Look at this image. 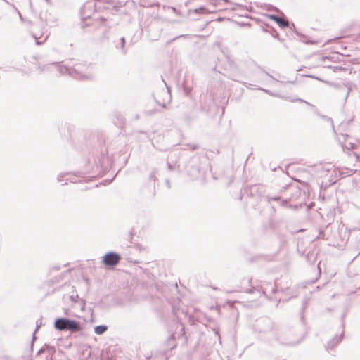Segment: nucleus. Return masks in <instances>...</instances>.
Returning a JSON list of instances; mask_svg holds the SVG:
<instances>
[{
    "instance_id": "f257e3e1",
    "label": "nucleus",
    "mask_w": 360,
    "mask_h": 360,
    "mask_svg": "<svg viewBox=\"0 0 360 360\" xmlns=\"http://www.w3.org/2000/svg\"><path fill=\"white\" fill-rule=\"evenodd\" d=\"M342 176L340 169L330 165H323L320 171V177L327 186L334 184Z\"/></svg>"
},
{
    "instance_id": "f03ea898",
    "label": "nucleus",
    "mask_w": 360,
    "mask_h": 360,
    "mask_svg": "<svg viewBox=\"0 0 360 360\" xmlns=\"http://www.w3.org/2000/svg\"><path fill=\"white\" fill-rule=\"evenodd\" d=\"M54 327L58 330H68L71 332H79L82 330L78 321L64 318L56 319L54 323Z\"/></svg>"
},
{
    "instance_id": "7ed1b4c3",
    "label": "nucleus",
    "mask_w": 360,
    "mask_h": 360,
    "mask_svg": "<svg viewBox=\"0 0 360 360\" xmlns=\"http://www.w3.org/2000/svg\"><path fill=\"white\" fill-rule=\"evenodd\" d=\"M121 259L119 254L115 252H108L105 254L102 258V262L105 266L114 267L118 264Z\"/></svg>"
},
{
    "instance_id": "20e7f679",
    "label": "nucleus",
    "mask_w": 360,
    "mask_h": 360,
    "mask_svg": "<svg viewBox=\"0 0 360 360\" xmlns=\"http://www.w3.org/2000/svg\"><path fill=\"white\" fill-rule=\"evenodd\" d=\"M268 18L275 21L282 28L287 27L289 25L288 20L285 18H281L274 15H268Z\"/></svg>"
},
{
    "instance_id": "39448f33",
    "label": "nucleus",
    "mask_w": 360,
    "mask_h": 360,
    "mask_svg": "<svg viewBox=\"0 0 360 360\" xmlns=\"http://www.w3.org/2000/svg\"><path fill=\"white\" fill-rule=\"evenodd\" d=\"M107 330L105 326H98L95 327L94 331L98 335H101Z\"/></svg>"
}]
</instances>
